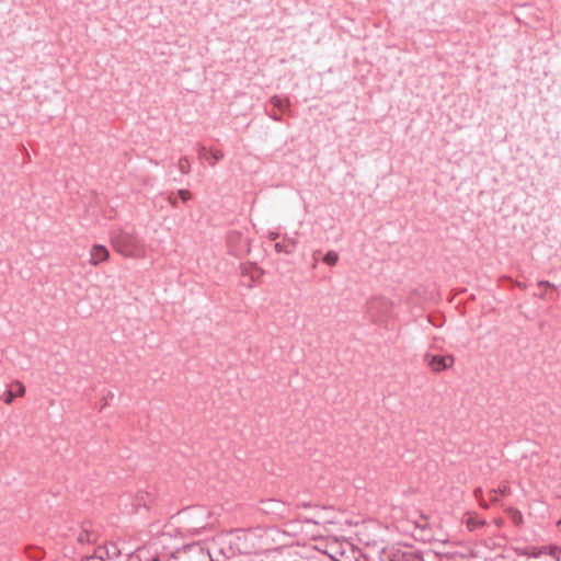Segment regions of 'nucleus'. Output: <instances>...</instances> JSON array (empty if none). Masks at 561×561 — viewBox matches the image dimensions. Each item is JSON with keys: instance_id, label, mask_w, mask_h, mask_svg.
<instances>
[{"instance_id": "nucleus-1", "label": "nucleus", "mask_w": 561, "mask_h": 561, "mask_svg": "<svg viewBox=\"0 0 561 561\" xmlns=\"http://www.w3.org/2000/svg\"><path fill=\"white\" fill-rule=\"evenodd\" d=\"M114 249L125 256H135L140 251V243L136 236L127 231H118L112 239Z\"/></svg>"}, {"instance_id": "nucleus-2", "label": "nucleus", "mask_w": 561, "mask_h": 561, "mask_svg": "<svg viewBox=\"0 0 561 561\" xmlns=\"http://www.w3.org/2000/svg\"><path fill=\"white\" fill-rule=\"evenodd\" d=\"M173 556L176 561H211L209 552L199 543L184 546Z\"/></svg>"}, {"instance_id": "nucleus-3", "label": "nucleus", "mask_w": 561, "mask_h": 561, "mask_svg": "<svg viewBox=\"0 0 561 561\" xmlns=\"http://www.w3.org/2000/svg\"><path fill=\"white\" fill-rule=\"evenodd\" d=\"M260 510L267 515L276 518H287L290 514V506L276 499L263 500L260 503Z\"/></svg>"}, {"instance_id": "nucleus-4", "label": "nucleus", "mask_w": 561, "mask_h": 561, "mask_svg": "<svg viewBox=\"0 0 561 561\" xmlns=\"http://www.w3.org/2000/svg\"><path fill=\"white\" fill-rule=\"evenodd\" d=\"M425 360L427 365L436 373L445 370L454 363V357L451 355H425Z\"/></svg>"}, {"instance_id": "nucleus-5", "label": "nucleus", "mask_w": 561, "mask_h": 561, "mask_svg": "<svg viewBox=\"0 0 561 561\" xmlns=\"http://www.w3.org/2000/svg\"><path fill=\"white\" fill-rule=\"evenodd\" d=\"M94 551L103 557L105 561H117L121 557V549L115 542H107L104 546L98 547Z\"/></svg>"}, {"instance_id": "nucleus-6", "label": "nucleus", "mask_w": 561, "mask_h": 561, "mask_svg": "<svg viewBox=\"0 0 561 561\" xmlns=\"http://www.w3.org/2000/svg\"><path fill=\"white\" fill-rule=\"evenodd\" d=\"M108 259V250L102 244H94L90 250L89 263L98 265Z\"/></svg>"}, {"instance_id": "nucleus-7", "label": "nucleus", "mask_w": 561, "mask_h": 561, "mask_svg": "<svg viewBox=\"0 0 561 561\" xmlns=\"http://www.w3.org/2000/svg\"><path fill=\"white\" fill-rule=\"evenodd\" d=\"M153 494L147 491H139L135 497L134 506L138 512L139 507L149 508V504L153 501Z\"/></svg>"}, {"instance_id": "nucleus-8", "label": "nucleus", "mask_w": 561, "mask_h": 561, "mask_svg": "<svg viewBox=\"0 0 561 561\" xmlns=\"http://www.w3.org/2000/svg\"><path fill=\"white\" fill-rule=\"evenodd\" d=\"M268 103L273 106V108L278 110L280 113H285L290 105V102L287 98H280L277 95L272 96Z\"/></svg>"}, {"instance_id": "nucleus-9", "label": "nucleus", "mask_w": 561, "mask_h": 561, "mask_svg": "<svg viewBox=\"0 0 561 561\" xmlns=\"http://www.w3.org/2000/svg\"><path fill=\"white\" fill-rule=\"evenodd\" d=\"M295 248H296V241L294 239H287V240H284L283 242L275 243V250L278 253L284 252V253L289 254L294 251Z\"/></svg>"}, {"instance_id": "nucleus-10", "label": "nucleus", "mask_w": 561, "mask_h": 561, "mask_svg": "<svg viewBox=\"0 0 561 561\" xmlns=\"http://www.w3.org/2000/svg\"><path fill=\"white\" fill-rule=\"evenodd\" d=\"M95 539H96L95 533L90 531L85 527H83L81 529V531L79 533L78 538H77L78 542L81 545L91 543V542L95 541Z\"/></svg>"}, {"instance_id": "nucleus-11", "label": "nucleus", "mask_w": 561, "mask_h": 561, "mask_svg": "<svg viewBox=\"0 0 561 561\" xmlns=\"http://www.w3.org/2000/svg\"><path fill=\"white\" fill-rule=\"evenodd\" d=\"M339 261V254L334 251H329L323 256V262L330 266H333Z\"/></svg>"}, {"instance_id": "nucleus-12", "label": "nucleus", "mask_w": 561, "mask_h": 561, "mask_svg": "<svg viewBox=\"0 0 561 561\" xmlns=\"http://www.w3.org/2000/svg\"><path fill=\"white\" fill-rule=\"evenodd\" d=\"M178 168L182 174H187L191 171V164L186 157L179 160Z\"/></svg>"}, {"instance_id": "nucleus-13", "label": "nucleus", "mask_w": 561, "mask_h": 561, "mask_svg": "<svg viewBox=\"0 0 561 561\" xmlns=\"http://www.w3.org/2000/svg\"><path fill=\"white\" fill-rule=\"evenodd\" d=\"M224 158V153L219 150L211 151L210 156L208 157L207 161L208 163L214 167L218 161H220Z\"/></svg>"}, {"instance_id": "nucleus-14", "label": "nucleus", "mask_w": 561, "mask_h": 561, "mask_svg": "<svg viewBox=\"0 0 561 561\" xmlns=\"http://www.w3.org/2000/svg\"><path fill=\"white\" fill-rule=\"evenodd\" d=\"M2 393H3L2 401H4L7 404H10L13 402V400L15 398L13 389L5 388V389H3Z\"/></svg>"}, {"instance_id": "nucleus-15", "label": "nucleus", "mask_w": 561, "mask_h": 561, "mask_svg": "<svg viewBox=\"0 0 561 561\" xmlns=\"http://www.w3.org/2000/svg\"><path fill=\"white\" fill-rule=\"evenodd\" d=\"M13 392L15 397H22L25 393V387L22 382L15 381L13 385Z\"/></svg>"}, {"instance_id": "nucleus-16", "label": "nucleus", "mask_w": 561, "mask_h": 561, "mask_svg": "<svg viewBox=\"0 0 561 561\" xmlns=\"http://www.w3.org/2000/svg\"><path fill=\"white\" fill-rule=\"evenodd\" d=\"M474 496L476 499L480 502V505L483 507V508H488L489 505L488 503L483 500L482 497V490L480 488H477L474 490Z\"/></svg>"}, {"instance_id": "nucleus-17", "label": "nucleus", "mask_w": 561, "mask_h": 561, "mask_svg": "<svg viewBox=\"0 0 561 561\" xmlns=\"http://www.w3.org/2000/svg\"><path fill=\"white\" fill-rule=\"evenodd\" d=\"M489 499L491 502L496 503L500 501L501 495L496 489H493L489 492Z\"/></svg>"}, {"instance_id": "nucleus-18", "label": "nucleus", "mask_w": 561, "mask_h": 561, "mask_svg": "<svg viewBox=\"0 0 561 561\" xmlns=\"http://www.w3.org/2000/svg\"><path fill=\"white\" fill-rule=\"evenodd\" d=\"M501 496H506L511 493V489L507 486V484L503 483L502 485L496 489Z\"/></svg>"}, {"instance_id": "nucleus-19", "label": "nucleus", "mask_w": 561, "mask_h": 561, "mask_svg": "<svg viewBox=\"0 0 561 561\" xmlns=\"http://www.w3.org/2000/svg\"><path fill=\"white\" fill-rule=\"evenodd\" d=\"M483 524H484L483 520H474L472 518H470L468 520V527L470 528V530H473V529H476L477 527H479V526H481Z\"/></svg>"}, {"instance_id": "nucleus-20", "label": "nucleus", "mask_w": 561, "mask_h": 561, "mask_svg": "<svg viewBox=\"0 0 561 561\" xmlns=\"http://www.w3.org/2000/svg\"><path fill=\"white\" fill-rule=\"evenodd\" d=\"M178 195L183 202H186L191 198V193L187 190H179Z\"/></svg>"}, {"instance_id": "nucleus-21", "label": "nucleus", "mask_w": 561, "mask_h": 561, "mask_svg": "<svg viewBox=\"0 0 561 561\" xmlns=\"http://www.w3.org/2000/svg\"><path fill=\"white\" fill-rule=\"evenodd\" d=\"M198 158L199 159H205L207 160L208 159V156H207V151H206V148L204 146H199L198 148Z\"/></svg>"}, {"instance_id": "nucleus-22", "label": "nucleus", "mask_w": 561, "mask_h": 561, "mask_svg": "<svg viewBox=\"0 0 561 561\" xmlns=\"http://www.w3.org/2000/svg\"><path fill=\"white\" fill-rule=\"evenodd\" d=\"M296 506H297V507H305V508H307V507H311V506H312V504H311L310 502L299 501V500H298V501L296 502Z\"/></svg>"}, {"instance_id": "nucleus-23", "label": "nucleus", "mask_w": 561, "mask_h": 561, "mask_svg": "<svg viewBox=\"0 0 561 561\" xmlns=\"http://www.w3.org/2000/svg\"><path fill=\"white\" fill-rule=\"evenodd\" d=\"M274 110H275V108H273V110H271V111H270V110H267V108H266V111H267V113H268L270 117H271V118H273V119H274V121H276V122H279V121H280V117H279V115H277V114L274 112Z\"/></svg>"}, {"instance_id": "nucleus-24", "label": "nucleus", "mask_w": 561, "mask_h": 561, "mask_svg": "<svg viewBox=\"0 0 561 561\" xmlns=\"http://www.w3.org/2000/svg\"><path fill=\"white\" fill-rule=\"evenodd\" d=\"M538 286H545V287H550V288H554V285L548 280H539L538 282Z\"/></svg>"}, {"instance_id": "nucleus-25", "label": "nucleus", "mask_w": 561, "mask_h": 561, "mask_svg": "<svg viewBox=\"0 0 561 561\" xmlns=\"http://www.w3.org/2000/svg\"><path fill=\"white\" fill-rule=\"evenodd\" d=\"M168 199H169L170 204L172 205V207H176L178 206V201H176L175 197L169 196Z\"/></svg>"}, {"instance_id": "nucleus-26", "label": "nucleus", "mask_w": 561, "mask_h": 561, "mask_svg": "<svg viewBox=\"0 0 561 561\" xmlns=\"http://www.w3.org/2000/svg\"><path fill=\"white\" fill-rule=\"evenodd\" d=\"M404 559V556H401V557H393V559H391V561H403Z\"/></svg>"}, {"instance_id": "nucleus-27", "label": "nucleus", "mask_w": 561, "mask_h": 561, "mask_svg": "<svg viewBox=\"0 0 561 561\" xmlns=\"http://www.w3.org/2000/svg\"><path fill=\"white\" fill-rule=\"evenodd\" d=\"M41 556H42V550H36V554L34 557L39 558Z\"/></svg>"}, {"instance_id": "nucleus-28", "label": "nucleus", "mask_w": 561, "mask_h": 561, "mask_svg": "<svg viewBox=\"0 0 561 561\" xmlns=\"http://www.w3.org/2000/svg\"><path fill=\"white\" fill-rule=\"evenodd\" d=\"M3 390L0 389V400H2L3 398V393H2Z\"/></svg>"}, {"instance_id": "nucleus-29", "label": "nucleus", "mask_w": 561, "mask_h": 561, "mask_svg": "<svg viewBox=\"0 0 561 561\" xmlns=\"http://www.w3.org/2000/svg\"><path fill=\"white\" fill-rule=\"evenodd\" d=\"M151 561H160L159 558H153Z\"/></svg>"}, {"instance_id": "nucleus-30", "label": "nucleus", "mask_w": 561, "mask_h": 561, "mask_svg": "<svg viewBox=\"0 0 561 561\" xmlns=\"http://www.w3.org/2000/svg\"><path fill=\"white\" fill-rule=\"evenodd\" d=\"M552 559H553L554 561H559V559H558V558H556L554 556H552Z\"/></svg>"}]
</instances>
